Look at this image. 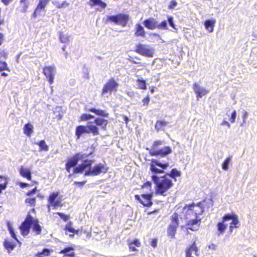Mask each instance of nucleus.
Listing matches in <instances>:
<instances>
[{"label":"nucleus","instance_id":"f257e3e1","mask_svg":"<svg viewBox=\"0 0 257 257\" xmlns=\"http://www.w3.org/2000/svg\"><path fill=\"white\" fill-rule=\"evenodd\" d=\"M181 176V172L176 168L172 169L169 173H166L163 176H158L153 175L151 176L152 180L155 185V194L156 195L166 196L169 190L173 186L172 181L168 178V176L176 181V178Z\"/></svg>","mask_w":257,"mask_h":257},{"label":"nucleus","instance_id":"f03ea898","mask_svg":"<svg viewBox=\"0 0 257 257\" xmlns=\"http://www.w3.org/2000/svg\"><path fill=\"white\" fill-rule=\"evenodd\" d=\"M94 124L87 125H80L76 127L75 135L77 139H79L83 134H92L93 136L99 135L98 126L103 131H106L108 120L101 117H96L94 119Z\"/></svg>","mask_w":257,"mask_h":257},{"label":"nucleus","instance_id":"7ed1b4c3","mask_svg":"<svg viewBox=\"0 0 257 257\" xmlns=\"http://www.w3.org/2000/svg\"><path fill=\"white\" fill-rule=\"evenodd\" d=\"M163 144V141L161 140L154 141L151 146V149H147V150L149 151V155L151 156L163 158L171 154L172 152V149L170 147L168 146H165L162 149L157 150L158 147L162 145Z\"/></svg>","mask_w":257,"mask_h":257},{"label":"nucleus","instance_id":"20e7f679","mask_svg":"<svg viewBox=\"0 0 257 257\" xmlns=\"http://www.w3.org/2000/svg\"><path fill=\"white\" fill-rule=\"evenodd\" d=\"M183 209H187L186 218L188 219L192 217L199 218V215L204 212V207L201 202L186 204L183 207Z\"/></svg>","mask_w":257,"mask_h":257},{"label":"nucleus","instance_id":"39448f33","mask_svg":"<svg viewBox=\"0 0 257 257\" xmlns=\"http://www.w3.org/2000/svg\"><path fill=\"white\" fill-rule=\"evenodd\" d=\"M179 226V215L174 212L170 216V222L167 229V235L171 239L175 238L177 230Z\"/></svg>","mask_w":257,"mask_h":257},{"label":"nucleus","instance_id":"423d86ee","mask_svg":"<svg viewBox=\"0 0 257 257\" xmlns=\"http://www.w3.org/2000/svg\"><path fill=\"white\" fill-rule=\"evenodd\" d=\"M62 196L60 195L59 192H53L50 193L48 198V204L47 205L48 212L50 211L51 207L54 209L62 207Z\"/></svg>","mask_w":257,"mask_h":257},{"label":"nucleus","instance_id":"0eeeda50","mask_svg":"<svg viewBox=\"0 0 257 257\" xmlns=\"http://www.w3.org/2000/svg\"><path fill=\"white\" fill-rule=\"evenodd\" d=\"M135 52L143 56L153 58L155 53V49L148 45L138 43L136 46Z\"/></svg>","mask_w":257,"mask_h":257},{"label":"nucleus","instance_id":"6e6552de","mask_svg":"<svg viewBox=\"0 0 257 257\" xmlns=\"http://www.w3.org/2000/svg\"><path fill=\"white\" fill-rule=\"evenodd\" d=\"M92 153L85 155L81 153H77L74 156L69 159L65 164V169L68 172H70L71 168L75 167L79 161L83 160L84 158L90 155Z\"/></svg>","mask_w":257,"mask_h":257},{"label":"nucleus","instance_id":"1a4fd4ad","mask_svg":"<svg viewBox=\"0 0 257 257\" xmlns=\"http://www.w3.org/2000/svg\"><path fill=\"white\" fill-rule=\"evenodd\" d=\"M89 169L86 170L84 175L86 176H97L101 173H106L108 171V168L105 164L99 163L95 165L92 168H88Z\"/></svg>","mask_w":257,"mask_h":257},{"label":"nucleus","instance_id":"9d476101","mask_svg":"<svg viewBox=\"0 0 257 257\" xmlns=\"http://www.w3.org/2000/svg\"><path fill=\"white\" fill-rule=\"evenodd\" d=\"M169 163H162L157 159H152L150 164V171L155 174H162L167 169Z\"/></svg>","mask_w":257,"mask_h":257},{"label":"nucleus","instance_id":"9b49d317","mask_svg":"<svg viewBox=\"0 0 257 257\" xmlns=\"http://www.w3.org/2000/svg\"><path fill=\"white\" fill-rule=\"evenodd\" d=\"M118 85V83L115 81L114 78H111L104 84L101 91V95L103 96L108 93L116 92Z\"/></svg>","mask_w":257,"mask_h":257},{"label":"nucleus","instance_id":"f8f14e48","mask_svg":"<svg viewBox=\"0 0 257 257\" xmlns=\"http://www.w3.org/2000/svg\"><path fill=\"white\" fill-rule=\"evenodd\" d=\"M33 221V217L30 214H28L20 226L21 233L22 235L26 236L29 233Z\"/></svg>","mask_w":257,"mask_h":257},{"label":"nucleus","instance_id":"ddd939ff","mask_svg":"<svg viewBox=\"0 0 257 257\" xmlns=\"http://www.w3.org/2000/svg\"><path fill=\"white\" fill-rule=\"evenodd\" d=\"M153 193L151 192L148 194H142L141 195L136 194L135 196V199L137 200L143 206L150 207L153 204L152 198Z\"/></svg>","mask_w":257,"mask_h":257},{"label":"nucleus","instance_id":"4468645a","mask_svg":"<svg viewBox=\"0 0 257 257\" xmlns=\"http://www.w3.org/2000/svg\"><path fill=\"white\" fill-rule=\"evenodd\" d=\"M229 220H232L231 222L229 225V231L232 232L234 228L238 227L239 225V221L237 216L234 213L230 214H226L223 216V220L228 221Z\"/></svg>","mask_w":257,"mask_h":257},{"label":"nucleus","instance_id":"2eb2a0df","mask_svg":"<svg viewBox=\"0 0 257 257\" xmlns=\"http://www.w3.org/2000/svg\"><path fill=\"white\" fill-rule=\"evenodd\" d=\"M64 230L65 231V234L68 235L70 238H73L74 234L80 235L82 233L81 231H80L79 229H75L73 227L72 222L71 221L68 222L65 225Z\"/></svg>","mask_w":257,"mask_h":257},{"label":"nucleus","instance_id":"dca6fc26","mask_svg":"<svg viewBox=\"0 0 257 257\" xmlns=\"http://www.w3.org/2000/svg\"><path fill=\"white\" fill-rule=\"evenodd\" d=\"M43 72L45 76L47 77L49 83L50 85L54 82L55 71L54 67L46 66L43 69Z\"/></svg>","mask_w":257,"mask_h":257},{"label":"nucleus","instance_id":"f3484780","mask_svg":"<svg viewBox=\"0 0 257 257\" xmlns=\"http://www.w3.org/2000/svg\"><path fill=\"white\" fill-rule=\"evenodd\" d=\"M201 219L195 217L194 219H189L186 223V228L193 231L199 229L200 225Z\"/></svg>","mask_w":257,"mask_h":257},{"label":"nucleus","instance_id":"a211bd4d","mask_svg":"<svg viewBox=\"0 0 257 257\" xmlns=\"http://www.w3.org/2000/svg\"><path fill=\"white\" fill-rule=\"evenodd\" d=\"M93 162L92 160H85L82 164L74 168L73 173H82L85 169L90 168Z\"/></svg>","mask_w":257,"mask_h":257},{"label":"nucleus","instance_id":"6ab92c4d","mask_svg":"<svg viewBox=\"0 0 257 257\" xmlns=\"http://www.w3.org/2000/svg\"><path fill=\"white\" fill-rule=\"evenodd\" d=\"M37 191V188L35 187L26 194L29 197L26 198L25 203L30 207H34L36 204V197L33 196V194H35Z\"/></svg>","mask_w":257,"mask_h":257},{"label":"nucleus","instance_id":"aec40b11","mask_svg":"<svg viewBox=\"0 0 257 257\" xmlns=\"http://www.w3.org/2000/svg\"><path fill=\"white\" fill-rule=\"evenodd\" d=\"M193 90L196 94L197 99L205 96L208 93V90L201 88L196 83L193 84Z\"/></svg>","mask_w":257,"mask_h":257},{"label":"nucleus","instance_id":"412c9836","mask_svg":"<svg viewBox=\"0 0 257 257\" xmlns=\"http://www.w3.org/2000/svg\"><path fill=\"white\" fill-rule=\"evenodd\" d=\"M127 245L130 251H138L139 250L136 247H140L141 243L139 239L135 238L133 240H127Z\"/></svg>","mask_w":257,"mask_h":257},{"label":"nucleus","instance_id":"4be33fe9","mask_svg":"<svg viewBox=\"0 0 257 257\" xmlns=\"http://www.w3.org/2000/svg\"><path fill=\"white\" fill-rule=\"evenodd\" d=\"M75 249V246H69L64 247L63 249H61L59 253L64 254L63 256H68V257H75V253L73 251Z\"/></svg>","mask_w":257,"mask_h":257},{"label":"nucleus","instance_id":"5701e85b","mask_svg":"<svg viewBox=\"0 0 257 257\" xmlns=\"http://www.w3.org/2000/svg\"><path fill=\"white\" fill-rule=\"evenodd\" d=\"M127 18L128 17H108L107 21L124 26L127 22Z\"/></svg>","mask_w":257,"mask_h":257},{"label":"nucleus","instance_id":"b1692460","mask_svg":"<svg viewBox=\"0 0 257 257\" xmlns=\"http://www.w3.org/2000/svg\"><path fill=\"white\" fill-rule=\"evenodd\" d=\"M144 25L146 28L150 30H154L157 28V22L153 19H148L144 21Z\"/></svg>","mask_w":257,"mask_h":257},{"label":"nucleus","instance_id":"393cba45","mask_svg":"<svg viewBox=\"0 0 257 257\" xmlns=\"http://www.w3.org/2000/svg\"><path fill=\"white\" fill-rule=\"evenodd\" d=\"M88 4L91 7L97 6L100 10H104L107 6L106 4L101 0H89Z\"/></svg>","mask_w":257,"mask_h":257},{"label":"nucleus","instance_id":"a878e982","mask_svg":"<svg viewBox=\"0 0 257 257\" xmlns=\"http://www.w3.org/2000/svg\"><path fill=\"white\" fill-rule=\"evenodd\" d=\"M19 173L21 176L26 178L28 180H31L32 175L30 170L28 168H24L23 166L19 169Z\"/></svg>","mask_w":257,"mask_h":257},{"label":"nucleus","instance_id":"bb28decb","mask_svg":"<svg viewBox=\"0 0 257 257\" xmlns=\"http://www.w3.org/2000/svg\"><path fill=\"white\" fill-rule=\"evenodd\" d=\"M135 35L136 37H141L143 38L146 36V32L144 28L139 24H137L136 25Z\"/></svg>","mask_w":257,"mask_h":257},{"label":"nucleus","instance_id":"cd10ccee","mask_svg":"<svg viewBox=\"0 0 257 257\" xmlns=\"http://www.w3.org/2000/svg\"><path fill=\"white\" fill-rule=\"evenodd\" d=\"M88 111L93 112L96 115L102 117H108V113L104 110L100 109H96L95 108H90L88 109Z\"/></svg>","mask_w":257,"mask_h":257},{"label":"nucleus","instance_id":"c85d7f7f","mask_svg":"<svg viewBox=\"0 0 257 257\" xmlns=\"http://www.w3.org/2000/svg\"><path fill=\"white\" fill-rule=\"evenodd\" d=\"M194 251L196 255H198L197 253L198 248L196 246L195 242H194L191 245L186 251V257H193L192 256V252Z\"/></svg>","mask_w":257,"mask_h":257},{"label":"nucleus","instance_id":"c756f323","mask_svg":"<svg viewBox=\"0 0 257 257\" xmlns=\"http://www.w3.org/2000/svg\"><path fill=\"white\" fill-rule=\"evenodd\" d=\"M32 226L33 231H34L36 234L38 235L41 233L42 228L39 224V222L38 219H34L33 218Z\"/></svg>","mask_w":257,"mask_h":257},{"label":"nucleus","instance_id":"7c9ffc66","mask_svg":"<svg viewBox=\"0 0 257 257\" xmlns=\"http://www.w3.org/2000/svg\"><path fill=\"white\" fill-rule=\"evenodd\" d=\"M215 23V20L213 19H208L205 21L204 25L205 29L209 32H212L214 30V27Z\"/></svg>","mask_w":257,"mask_h":257},{"label":"nucleus","instance_id":"2f4dec72","mask_svg":"<svg viewBox=\"0 0 257 257\" xmlns=\"http://www.w3.org/2000/svg\"><path fill=\"white\" fill-rule=\"evenodd\" d=\"M226 221L223 220V216L222 217L221 222H219L217 224V230L218 231V235L222 234L226 229L227 225L224 224Z\"/></svg>","mask_w":257,"mask_h":257},{"label":"nucleus","instance_id":"473e14b6","mask_svg":"<svg viewBox=\"0 0 257 257\" xmlns=\"http://www.w3.org/2000/svg\"><path fill=\"white\" fill-rule=\"evenodd\" d=\"M24 133L28 137H31L33 133V126L30 123H27L24 126Z\"/></svg>","mask_w":257,"mask_h":257},{"label":"nucleus","instance_id":"72a5a7b5","mask_svg":"<svg viewBox=\"0 0 257 257\" xmlns=\"http://www.w3.org/2000/svg\"><path fill=\"white\" fill-rule=\"evenodd\" d=\"M5 248L10 252L13 250L16 246V244L12 241L5 239L4 242Z\"/></svg>","mask_w":257,"mask_h":257},{"label":"nucleus","instance_id":"f704fd0d","mask_svg":"<svg viewBox=\"0 0 257 257\" xmlns=\"http://www.w3.org/2000/svg\"><path fill=\"white\" fill-rule=\"evenodd\" d=\"M168 122L165 120H157L155 123V127L157 131L162 130Z\"/></svg>","mask_w":257,"mask_h":257},{"label":"nucleus","instance_id":"c9c22d12","mask_svg":"<svg viewBox=\"0 0 257 257\" xmlns=\"http://www.w3.org/2000/svg\"><path fill=\"white\" fill-rule=\"evenodd\" d=\"M46 12V8L41 7L37 5L34 12V16H39L44 15Z\"/></svg>","mask_w":257,"mask_h":257},{"label":"nucleus","instance_id":"e433bc0d","mask_svg":"<svg viewBox=\"0 0 257 257\" xmlns=\"http://www.w3.org/2000/svg\"><path fill=\"white\" fill-rule=\"evenodd\" d=\"M36 144L39 146L40 151L47 152L49 150V146L46 144L44 140H41Z\"/></svg>","mask_w":257,"mask_h":257},{"label":"nucleus","instance_id":"4c0bfd02","mask_svg":"<svg viewBox=\"0 0 257 257\" xmlns=\"http://www.w3.org/2000/svg\"><path fill=\"white\" fill-rule=\"evenodd\" d=\"M52 251V250H50L47 248H44L41 251L37 252L36 256L37 257H44L46 256H49L51 252Z\"/></svg>","mask_w":257,"mask_h":257},{"label":"nucleus","instance_id":"58836bf2","mask_svg":"<svg viewBox=\"0 0 257 257\" xmlns=\"http://www.w3.org/2000/svg\"><path fill=\"white\" fill-rule=\"evenodd\" d=\"M138 88L142 90H146L147 89L146 82L145 80L138 79L137 80Z\"/></svg>","mask_w":257,"mask_h":257},{"label":"nucleus","instance_id":"ea45409f","mask_svg":"<svg viewBox=\"0 0 257 257\" xmlns=\"http://www.w3.org/2000/svg\"><path fill=\"white\" fill-rule=\"evenodd\" d=\"M94 116L90 114L84 113L81 115L79 117V121H87L90 119L94 118Z\"/></svg>","mask_w":257,"mask_h":257},{"label":"nucleus","instance_id":"a19ab883","mask_svg":"<svg viewBox=\"0 0 257 257\" xmlns=\"http://www.w3.org/2000/svg\"><path fill=\"white\" fill-rule=\"evenodd\" d=\"M7 225L8 227V230L9 231H10V233L11 235V236L14 238L16 240H17V241H18V239L16 236V235L15 233V231H14V229L13 228V227L12 226V224L11 223H10V222L8 221L7 223Z\"/></svg>","mask_w":257,"mask_h":257},{"label":"nucleus","instance_id":"79ce46f5","mask_svg":"<svg viewBox=\"0 0 257 257\" xmlns=\"http://www.w3.org/2000/svg\"><path fill=\"white\" fill-rule=\"evenodd\" d=\"M3 71H7L9 72L11 71L10 69L8 67V64L5 61L0 60V72Z\"/></svg>","mask_w":257,"mask_h":257},{"label":"nucleus","instance_id":"37998d69","mask_svg":"<svg viewBox=\"0 0 257 257\" xmlns=\"http://www.w3.org/2000/svg\"><path fill=\"white\" fill-rule=\"evenodd\" d=\"M20 4L22 7V11L23 12H26L29 6L28 0H20Z\"/></svg>","mask_w":257,"mask_h":257},{"label":"nucleus","instance_id":"c03bdc74","mask_svg":"<svg viewBox=\"0 0 257 257\" xmlns=\"http://www.w3.org/2000/svg\"><path fill=\"white\" fill-rule=\"evenodd\" d=\"M59 39L61 42L63 43H66L69 42L68 37L62 33H60L59 34Z\"/></svg>","mask_w":257,"mask_h":257},{"label":"nucleus","instance_id":"a18cd8bd","mask_svg":"<svg viewBox=\"0 0 257 257\" xmlns=\"http://www.w3.org/2000/svg\"><path fill=\"white\" fill-rule=\"evenodd\" d=\"M247 116H248V112L245 110H243L242 111V115L241 116V118L242 119V122L240 124L241 126H243V125L246 123Z\"/></svg>","mask_w":257,"mask_h":257},{"label":"nucleus","instance_id":"49530a36","mask_svg":"<svg viewBox=\"0 0 257 257\" xmlns=\"http://www.w3.org/2000/svg\"><path fill=\"white\" fill-rule=\"evenodd\" d=\"M50 0H39L37 6L46 8Z\"/></svg>","mask_w":257,"mask_h":257},{"label":"nucleus","instance_id":"de8ad7c7","mask_svg":"<svg viewBox=\"0 0 257 257\" xmlns=\"http://www.w3.org/2000/svg\"><path fill=\"white\" fill-rule=\"evenodd\" d=\"M230 161V157L227 158L222 164V169L227 170L228 169V164Z\"/></svg>","mask_w":257,"mask_h":257},{"label":"nucleus","instance_id":"09e8293b","mask_svg":"<svg viewBox=\"0 0 257 257\" xmlns=\"http://www.w3.org/2000/svg\"><path fill=\"white\" fill-rule=\"evenodd\" d=\"M157 28L162 30H167V22L164 21L162 22L160 24H158Z\"/></svg>","mask_w":257,"mask_h":257},{"label":"nucleus","instance_id":"8fccbe9b","mask_svg":"<svg viewBox=\"0 0 257 257\" xmlns=\"http://www.w3.org/2000/svg\"><path fill=\"white\" fill-rule=\"evenodd\" d=\"M178 5V3L175 0H172L170 2L169 5L168 6V8L169 10H173L175 9Z\"/></svg>","mask_w":257,"mask_h":257},{"label":"nucleus","instance_id":"3c124183","mask_svg":"<svg viewBox=\"0 0 257 257\" xmlns=\"http://www.w3.org/2000/svg\"><path fill=\"white\" fill-rule=\"evenodd\" d=\"M57 214L65 221H67L69 219L70 216L68 215H65L63 213L59 212H57Z\"/></svg>","mask_w":257,"mask_h":257},{"label":"nucleus","instance_id":"603ef678","mask_svg":"<svg viewBox=\"0 0 257 257\" xmlns=\"http://www.w3.org/2000/svg\"><path fill=\"white\" fill-rule=\"evenodd\" d=\"M236 117V112L234 110L232 111V112L231 113V117L229 118V121H230L231 123H234L235 122Z\"/></svg>","mask_w":257,"mask_h":257},{"label":"nucleus","instance_id":"864d4df0","mask_svg":"<svg viewBox=\"0 0 257 257\" xmlns=\"http://www.w3.org/2000/svg\"><path fill=\"white\" fill-rule=\"evenodd\" d=\"M152 183L148 181L145 183L143 184V185L141 186L142 188H144L145 187H148L149 188V190H151L152 189Z\"/></svg>","mask_w":257,"mask_h":257},{"label":"nucleus","instance_id":"5fc2aeb1","mask_svg":"<svg viewBox=\"0 0 257 257\" xmlns=\"http://www.w3.org/2000/svg\"><path fill=\"white\" fill-rule=\"evenodd\" d=\"M143 102V105L148 106L149 102H150V97L149 95H147L146 97H145L142 100Z\"/></svg>","mask_w":257,"mask_h":257},{"label":"nucleus","instance_id":"6e6d98bb","mask_svg":"<svg viewBox=\"0 0 257 257\" xmlns=\"http://www.w3.org/2000/svg\"><path fill=\"white\" fill-rule=\"evenodd\" d=\"M168 22L169 25L177 31V29L176 28L175 24L174 23L173 17H169Z\"/></svg>","mask_w":257,"mask_h":257},{"label":"nucleus","instance_id":"4d7b16f0","mask_svg":"<svg viewBox=\"0 0 257 257\" xmlns=\"http://www.w3.org/2000/svg\"><path fill=\"white\" fill-rule=\"evenodd\" d=\"M150 244L152 247L155 248L157 245V239L156 238L152 239Z\"/></svg>","mask_w":257,"mask_h":257},{"label":"nucleus","instance_id":"13d9d810","mask_svg":"<svg viewBox=\"0 0 257 257\" xmlns=\"http://www.w3.org/2000/svg\"><path fill=\"white\" fill-rule=\"evenodd\" d=\"M8 182L5 181L4 183L0 184V194L2 193V190L6 188Z\"/></svg>","mask_w":257,"mask_h":257},{"label":"nucleus","instance_id":"bf43d9fd","mask_svg":"<svg viewBox=\"0 0 257 257\" xmlns=\"http://www.w3.org/2000/svg\"><path fill=\"white\" fill-rule=\"evenodd\" d=\"M86 181H81V182L75 181L74 182V184L75 185H78L79 187H82L86 183Z\"/></svg>","mask_w":257,"mask_h":257},{"label":"nucleus","instance_id":"052dcab7","mask_svg":"<svg viewBox=\"0 0 257 257\" xmlns=\"http://www.w3.org/2000/svg\"><path fill=\"white\" fill-rule=\"evenodd\" d=\"M8 57V55L7 53L4 50H2L0 51V57L4 58L5 59H7Z\"/></svg>","mask_w":257,"mask_h":257},{"label":"nucleus","instance_id":"680f3d73","mask_svg":"<svg viewBox=\"0 0 257 257\" xmlns=\"http://www.w3.org/2000/svg\"><path fill=\"white\" fill-rule=\"evenodd\" d=\"M19 185H20V187H21L22 188L31 186V185L30 184H28L27 183H24V182H20L19 183Z\"/></svg>","mask_w":257,"mask_h":257},{"label":"nucleus","instance_id":"e2e57ef3","mask_svg":"<svg viewBox=\"0 0 257 257\" xmlns=\"http://www.w3.org/2000/svg\"><path fill=\"white\" fill-rule=\"evenodd\" d=\"M69 6V3H67L66 1L63 2L60 5H59L58 8H61L63 7H66Z\"/></svg>","mask_w":257,"mask_h":257},{"label":"nucleus","instance_id":"0e129e2a","mask_svg":"<svg viewBox=\"0 0 257 257\" xmlns=\"http://www.w3.org/2000/svg\"><path fill=\"white\" fill-rule=\"evenodd\" d=\"M221 125H226L228 128L230 127V124H229V123L225 120L222 121V122L221 123Z\"/></svg>","mask_w":257,"mask_h":257},{"label":"nucleus","instance_id":"69168bd1","mask_svg":"<svg viewBox=\"0 0 257 257\" xmlns=\"http://www.w3.org/2000/svg\"><path fill=\"white\" fill-rule=\"evenodd\" d=\"M216 245L214 243H211L208 246V248L210 249L215 250L216 249Z\"/></svg>","mask_w":257,"mask_h":257},{"label":"nucleus","instance_id":"338daca9","mask_svg":"<svg viewBox=\"0 0 257 257\" xmlns=\"http://www.w3.org/2000/svg\"><path fill=\"white\" fill-rule=\"evenodd\" d=\"M83 232L84 233H86V237L88 239H89L90 237H91V231H86V230H84L83 231Z\"/></svg>","mask_w":257,"mask_h":257},{"label":"nucleus","instance_id":"774afa93","mask_svg":"<svg viewBox=\"0 0 257 257\" xmlns=\"http://www.w3.org/2000/svg\"><path fill=\"white\" fill-rule=\"evenodd\" d=\"M122 117L123 118L124 121H125V123L127 124L129 121L128 118L124 115H122Z\"/></svg>","mask_w":257,"mask_h":257}]
</instances>
